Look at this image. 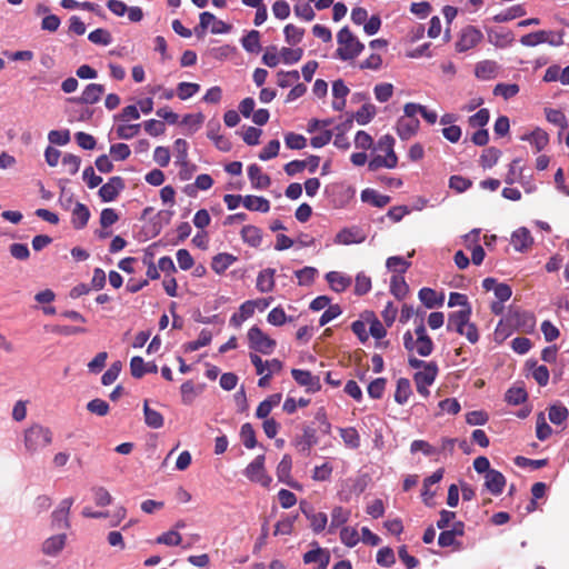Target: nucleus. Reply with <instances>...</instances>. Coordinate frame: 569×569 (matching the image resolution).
Here are the masks:
<instances>
[{
	"instance_id": "f257e3e1",
	"label": "nucleus",
	"mask_w": 569,
	"mask_h": 569,
	"mask_svg": "<svg viewBox=\"0 0 569 569\" xmlns=\"http://www.w3.org/2000/svg\"><path fill=\"white\" fill-rule=\"evenodd\" d=\"M408 363L411 368L421 369L413 375L417 391L427 398L430 395L429 387L435 382L439 368L435 361H425L416 357H409Z\"/></svg>"
},
{
	"instance_id": "f03ea898",
	"label": "nucleus",
	"mask_w": 569,
	"mask_h": 569,
	"mask_svg": "<svg viewBox=\"0 0 569 569\" xmlns=\"http://www.w3.org/2000/svg\"><path fill=\"white\" fill-rule=\"evenodd\" d=\"M395 143L396 140L390 134L382 136L376 147L375 150L379 152H385V156L376 154L368 162V169L370 171H377L381 168L393 169L398 164V157L395 152Z\"/></svg>"
},
{
	"instance_id": "7ed1b4c3",
	"label": "nucleus",
	"mask_w": 569,
	"mask_h": 569,
	"mask_svg": "<svg viewBox=\"0 0 569 569\" xmlns=\"http://www.w3.org/2000/svg\"><path fill=\"white\" fill-rule=\"evenodd\" d=\"M338 48L336 56L342 60L348 61L357 58L365 49V44L351 32L348 27H343L337 33Z\"/></svg>"
},
{
	"instance_id": "20e7f679",
	"label": "nucleus",
	"mask_w": 569,
	"mask_h": 569,
	"mask_svg": "<svg viewBox=\"0 0 569 569\" xmlns=\"http://www.w3.org/2000/svg\"><path fill=\"white\" fill-rule=\"evenodd\" d=\"M52 442V432L41 425H32L24 431V447L28 452L34 453Z\"/></svg>"
},
{
	"instance_id": "39448f33",
	"label": "nucleus",
	"mask_w": 569,
	"mask_h": 569,
	"mask_svg": "<svg viewBox=\"0 0 569 569\" xmlns=\"http://www.w3.org/2000/svg\"><path fill=\"white\" fill-rule=\"evenodd\" d=\"M563 30H538L522 36L520 43L525 47H536L541 43H548L551 47H560L563 44Z\"/></svg>"
},
{
	"instance_id": "423d86ee",
	"label": "nucleus",
	"mask_w": 569,
	"mask_h": 569,
	"mask_svg": "<svg viewBox=\"0 0 569 569\" xmlns=\"http://www.w3.org/2000/svg\"><path fill=\"white\" fill-rule=\"evenodd\" d=\"M247 339L249 349L262 355H271L277 347V341L264 333L258 326H253L248 330Z\"/></svg>"
},
{
	"instance_id": "0eeeda50",
	"label": "nucleus",
	"mask_w": 569,
	"mask_h": 569,
	"mask_svg": "<svg viewBox=\"0 0 569 569\" xmlns=\"http://www.w3.org/2000/svg\"><path fill=\"white\" fill-rule=\"evenodd\" d=\"M244 476L252 482H257L264 488H269L272 478L266 472L264 456H257L244 469Z\"/></svg>"
},
{
	"instance_id": "6e6552de",
	"label": "nucleus",
	"mask_w": 569,
	"mask_h": 569,
	"mask_svg": "<svg viewBox=\"0 0 569 569\" xmlns=\"http://www.w3.org/2000/svg\"><path fill=\"white\" fill-rule=\"evenodd\" d=\"M483 39L482 32L475 26H467L461 29L458 40L456 41V50L466 52L476 48Z\"/></svg>"
},
{
	"instance_id": "1a4fd4ad",
	"label": "nucleus",
	"mask_w": 569,
	"mask_h": 569,
	"mask_svg": "<svg viewBox=\"0 0 569 569\" xmlns=\"http://www.w3.org/2000/svg\"><path fill=\"white\" fill-rule=\"evenodd\" d=\"M126 188L124 180L119 176L111 177L108 182L99 189V196L103 202H111Z\"/></svg>"
},
{
	"instance_id": "9d476101",
	"label": "nucleus",
	"mask_w": 569,
	"mask_h": 569,
	"mask_svg": "<svg viewBox=\"0 0 569 569\" xmlns=\"http://www.w3.org/2000/svg\"><path fill=\"white\" fill-rule=\"evenodd\" d=\"M291 376L298 385L306 387L307 391L317 392L321 389L319 377L313 376L308 370L292 369Z\"/></svg>"
},
{
	"instance_id": "9b49d317",
	"label": "nucleus",
	"mask_w": 569,
	"mask_h": 569,
	"mask_svg": "<svg viewBox=\"0 0 569 569\" xmlns=\"http://www.w3.org/2000/svg\"><path fill=\"white\" fill-rule=\"evenodd\" d=\"M488 41L496 48H507L515 41V34L511 30L503 28L488 29L487 30Z\"/></svg>"
},
{
	"instance_id": "f8f14e48",
	"label": "nucleus",
	"mask_w": 569,
	"mask_h": 569,
	"mask_svg": "<svg viewBox=\"0 0 569 569\" xmlns=\"http://www.w3.org/2000/svg\"><path fill=\"white\" fill-rule=\"evenodd\" d=\"M72 503V498H66L59 503V507L52 512V525L54 527L70 528L69 512Z\"/></svg>"
},
{
	"instance_id": "ddd939ff",
	"label": "nucleus",
	"mask_w": 569,
	"mask_h": 569,
	"mask_svg": "<svg viewBox=\"0 0 569 569\" xmlns=\"http://www.w3.org/2000/svg\"><path fill=\"white\" fill-rule=\"evenodd\" d=\"M471 308L461 309L449 315L447 330L462 332L470 322Z\"/></svg>"
},
{
	"instance_id": "4468645a",
	"label": "nucleus",
	"mask_w": 569,
	"mask_h": 569,
	"mask_svg": "<svg viewBox=\"0 0 569 569\" xmlns=\"http://www.w3.org/2000/svg\"><path fill=\"white\" fill-rule=\"evenodd\" d=\"M292 459L289 455H284L277 466L278 480L287 486L299 489L300 486L291 478Z\"/></svg>"
},
{
	"instance_id": "2eb2a0df",
	"label": "nucleus",
	"mask_w": 569,
	"mask_h": 569,
	"mask_svg": "<svg viewBox=\"0 0 569 569\" xmlns=\"http://www.w3.org/2000/svg\"><path fill=\"white\" fill-rule=\"evenodd\" d=\"M67 535H54L46 539L42 543L41 551L49 557L58 556L64 548Z\"/></svg>"
},
{
	"instance_id": "dca6fc26",
	"label": "nucleus",
	"mask_w": 569,
	"mask_h": 569,
	"mask_svg": "<svg viewBox=\"0 0 569 569\" xmlns=\"http://www.w3.org/2000/svg\"><path fill=\"white\" fill-rule=\"evenodd\" d=\"M510 242L516 251L522 252L532 246L533 238L527 228L521 227L512 232Z\"/></svg>"
},
{
	"instance_id": "f3484780",
	"label": "nucleus",
	"mask_w": 569,
	"mask_h": 569,
	"mask_svg": "<svg viewBox=\"0 0 569 569\" xmlns=\"http://www.w3.org/2000/svg\"><path fill=\"white\" fill-rule=\"evenodd\" d=\"M486 488L495 496L502 493L506 486L505 476L498 470H490L485 476Z\"/></svg>"
},
{
	"instance_id": "a211bd4d",
	"label": "nucleus",
	"mask_w": 569,
	"mask_h": 569,
	"mask_svg": "<svg viewBox=\"0 0 569 569\" xmlns=\"http://www.w3.org/2000/svg\"><path fill=\"white\" fill-rule=\"evenodd\" d=\"M420 126L418 119L400 117L397 121V133L402 140H408L416 134Z\"/></svg>"
},
{
	"instance_id": "6ab92c4d",
	"label": "nucleus",
	"mask_w": 569,
	"mask_h": 569,
	"mask_svg": "<svg viewBox=\"0 0 569 569\" xmlns=\"http://www.w3.org/2000/svg\"><path fill=\"white\" fill-rule=\"evenodd\" d=\"M259 352H250V361L254 366L256 373L260 375L264 372V366H269L271 371H281L283 369V362L277 358L271 360H263Z\"/></svg>"
},
{
	"instance_id": "aec40b11",
	"label": "nucleus",
	"mask_w": 569,
	"mask_h": 569,
	"mask_svg": "<svg viewBox=\"0 0 569 569\" xmlns=\"http://www.w3.org/2000/svg\"><path fill=\"white\" fill-rule=\"evenodd\" d=\"M248 177L252 187L256 189H267L271 184L270 177L263 173L261 168L256 163L248 167Z\"/></svg>"
},
{
	"instance_id": "412c9836",
	"label": "nucleus",
	"mask_w": 569,
	"mask_h": 569,
	"mask_svg": "<svg viewBox=\"0 0 569 569\" xmlns=\"http://www.w3.org/2000/svg\"><path fill=\"white\" fill-rule=\"evenodd\" d=\"M366 237L358 228H343L335 238V242L339 244H352L363 242Z\"/></svg>"
},
{
	"instance_id": "4be33fe9",
	"label": "nucleus",
	"mask_w": 569,
	"mask_h": 569,
	"mask_svg": "<svg viewBox=\"0 0 569 569\" xmlns=\"http://www.w3.org/2000/svg\"><path fill=\"white\" fill-rule=\"evenodd\" d=\"M104 93V86L99 83H90L88 84L81 93V97L76 101L86 104L97 103L101 96Z\"/></svg>"
},
{
	"instance_id": "5701e85b",
	"label": "nucleus",
	"mask_w": 569,
	"mask_h": 569,
	"mask_svg": "<svg viewBox=\"0 0 569 569\" xmlns=\"http://www.w3.org/2000/svg\"><path fill=\"white\" fill-rule=\"evenodd\" d=\"M276 270L272 268L263 269L257 277L256 287L261 293L271 292L274 289Z\"/></svg>"
},
{
	"instance_id": "b1692460",
	"label": "nucleus",
	"mask_w": 569,
	"mask_h": 569,
	"mask_svg": "<svg viewBox=\"0 0 569 569\" xmlns=\"http://www.w3.org/2000/svg\"><path fill=\"white\" fill-rule=\"evenodd\" d=\"M303 505H305V502H301L300 508H301L302 512L305 513V516L309 519L310 527L312 528V530L316 533L321 532L326 528L327 522H328L327 515L325 512L315 513V512H312V510L310 508H305Z\"/></svg>"
},
{
	"instance_id": "393cba45",
	"label": "nucleus",
	"mask_w": 569,
	"mask_h": 569,
	"mask_svg": "<svg viewBox=\"0 0 569 569\" xmlns=\"http://www.w3.org/2000/svg\"><path fill=\"white\" fill-rule=\"evenodd\" d=\"M418 296L420 301L429 309L441 307L445 301V296L442 293L438 296L436 290L427 287L421 288Z\"/></svg>"
},
{
	"instance_id": "a878e982",
	"label": "nucleus",
	"mask_w": 569,
	"mask_h": 569,
	"mask_svg": "<svg viewBox=\"0 0 569 569\" xmlns=\"http://www.w3.org/2000/svg\"><path fill=\"white\" fill-rule=\"evenodd\" d=\"M326 279L330 288L336 292H342L351 284V278L338 271L328 272Z\"/></svg>"
},
{
	"instance_id": "bb28decb",
	"label": "nucleus",
	"mask_w": 569,
	"mask_h": 569,
	"mask_svg": "<svg viewBox=\"0 0 569 569\" xmlns=\"http://www.w3.org/2000/svg\"><path fill=\"white\" fill-rule=\"evenodd\" d=\"M90 218V211L88 207L81 202H77L72 210V226L74 229L80 230L83 229Z\"/></svg>"
},
{
	"instance_id": "cd10ccee",
	"label": "nucleus",
	"mask_w": 569,
	"mask_h": 569,
	"mask_svg": "<svg viewBox=\"0 0 569 569\" xmlns=\"http://www.w3.org/2000/svg\"><path fill=\"white\" fill-rule=\"evenodd\" d=\"M240 234H241L242 241L250 247L257 248L261 244L262 233H261L260 228H258L256 226H252V224L244 226L241 229Z\"/></svg>"
},
{
	"instance_id": "c85d7f7f",
	"label": "nucleus",
	"mask_w": 569,
	"mask_h": 569,
	"mask_svg": "<svg viewBox=\"0 0 569 569\" xmlns=\"http://www.w3.org/2000/svg\"><path fill=\"white\" fill-rule=\"evenodd\" d=\"M361 200L372 204L373 207L383 208L391 201V198L387 194H381L376 190L368 188L361 192Z\"/></svg>"
},
{
	"instance_id": "c756f323",
	"label": "nucleus",
	"mask_w": 569,
	"mask_h": 569,
	"mask_svg": "<svg viewBox=\"0 0 569 569\" xmlns=\"http://www.w3.org/2000/svg\"><path fill=\"white\" fill-rule=\"evenodd\" d=\"M236 261L237 257L231 253H218L212 258L211 268L216 273L222 274Z\"/></svg>"
},
{
	"instance_id": "7c9ffc66",
	"label": "nucleus",
	"mask_w": 569,
	"mask_h": 569,
	"mask_svg": "<svg viewBox=\"0 0 569 569\" xmlns=\"http://www.w3.org/2000/svg\"><path fill=\"white\" fill-rule=\"evenodd\" d=\"M522 140H528L536 151L539 152L549 143V136L545 130L537 128L530 134L523 136Z\"/></svg>"
},
{
	"instance_id": "2f4dec72",
	"label": "nucleus",
	"mask_w": 569,
	"mask_h": 569,
	"mask_svg": "<svg viewBox=\"0 0 569 569\" xmlns=\"http://www.w3.org/2000/svg\"><path fill=\"white\" fill-rule=\"evenodd\" d=\"M243 206L248 210L268 212L270 210V202L268 199L258 196H246L243 197Z\"/></svg>"
},
{
	"instance_id": "473e14b6",
	"label": "nucleus",
	"mask_w": 569,
	"mask_h": 569,
	"mask_svg": "<svg viewBox=\"0 0 569 569\" xmlns=\"http://www.w3.org/2000/svg\"><path fill=\"white\" fill-rule=\"evenodd\" d=\"M317 432L316 429L311 427H306L303 429L302 436L296 439V446L301 451H309L315 445H317Z\"/></svg>"
},
{
	"instance_id": "72a5a7b5",
	"label": "nucleus",
	"mask_w": 569,
	"mask_h": 569,
	"mask_svg": "<svg viewBox=\"0 0 569 569\" xmlns=\"http://www.w3.org/2000/svg\"><path fill=\"white\" fill-rule=\"evenodd\" d=\"M497 63L491 60H483L476 64L475 74L478 79L489 80L497 73Z\"/></svg>"
},
{
	"instance_id": "f704fd0d",
	"label": "nucleus",
	"mask_w": 569,
	"mask_h": 569,
	"mask_svg": "<svg viewBox=\"0 0 569 569\" xmlns=\"http://www.w3.org/2000/svg\"><path fill=\"white\" fill-rule=\"evenodd\" d=\"M363 319L370 325L369 333L375 339H382L386 337L387 330L373 312H366Z\"/></svg>"
},
{
	"instance_id": "c9c22d12",
	"label": "nucleus",
	"mask_w": 569,
	"mask_h": 569,
	"mask_svg": "<svg viewBox=\"0 0 569 569\" xmlns=\"http://www.w3.org/2000/svg\"><path fill=\"white\" fill-rule=\"evenodd\" d=\"M212 124L209 123V131H208V138L210 140H212L214 142V146L221 150V151H229L231 149V142L228 138L221 136L218 133L219 129H220V124L219 122H216L213 124V127H211Z\"/></svg>"
},
{
	"instance_id": "e433bc0d",
	"label": "nucleus",
	"mask_w": 569,
	"mask_h": 569,
	"mask_svg": "<svg viewBox=\"0 0 569 569\" xmlns=\"http://www.w3.org/2000/svg\"><path fill=\"white\" fill-rule=\"evenodd\" d=\"M143 413H144V422L148 427H150L152 429H159L163 426V423H164L163 416L159 411L151 409L148 405V400L144 401Z\"/></svg>"
},
{
	"instance_id": "4c0bfd02",
	"label": "nucleus",
	"mask_w": 569,
	"mask_h": 569,
	"mask_svg": "<svg viewBox=\"0 0 569 569\" xmlns=\"http://www.w3.org/2000/svg\"><path fill=\"white\" fill-rule=\"evenodd\" d=\"M411 383L407 378H400L397 381V388L395 392V400L399 405H403L408 401L411 396Z\"/></svg>"
},
{
	"instance_id": "58836bf2",
	"label": "nucleus",
	"mask_w": 569,
	"mask_h": 569,
	"mask_svg": "<svg viewBox=\"0 0 569 569\" xmlns=\"http://www.w3.org/2000/svg\"><path fill=\"white\" fill-rule=\"evenodd\" d=\"M251 302L250 301H244L240 307H239V311L237 313H233L230 318V325L238 328L241 326V323L243 321H246L247 319H249L250 317L253 316L254 311L253 309L251 308Z\"/></svg>"
},
{
	"instance_id": "ea45409f",
	"label": "nucleus",
	"mask_w": 569,
	"mask_h": 569,
	"mask_svg": "<svg viewBox=\"0 0 569 569\" xmlns=\"http://www.w3.org/2000/svg\"><path fill=\"white\" fill-rule=\"evenodd\" d=\"M349 517H350L349 510L345 509L341 506L335 507L331 511V521H330L329 530L331 532L335 531L337 528L345 525L349 520Z\"/></svg>"
},
{
	"instance_id": "a19ab883",
	"label": "nucleus",
	"mask_w": 569,
	"mask_h": 569,
	"mask_svg": "<svg viewBox=\"0 0 569 569\" xmlns=\"http://www.w3.org/2000/svg\"><path fill=\"white\" fill-rule=\"evenodd\" d=\"M297 519H298V515H287V516H284L282 519H280L276 523L273 535L274 536H278V535L289 536V535H291L292 531H293V526H295V522L297 521Z\"/></svg>"
},
{
	"instance_id": "79ce46f5",
	"label": "nucleus",
	"mask_w": 569,
	"mask_h": 569,
	"mask_svg": "<svg viewBox=\"0 0 569 569\" xmlns=\"http://www.w3.org/2000/svg\"><path fill=\"white\" fill-rule=\"evenodd\" d=\"M390 291L397 299H402L409 291V287L401 274H393L390 280Z\"/></svg>"
},
{
	"instance_id": "37998d69",
	"label": "nucleus",
	"mask_w": 569,
	"mask_h": 569,
	"mask_svg": "<svg viewBox=\"0 0 569 569\" xmlns=\"http://www.w3.org/2000/svg\"><path fill=\"white\" fill-rule=\"evenodd\" d=\"M241 43L244 50L248 52L258 53L261 49L260 32L257 30H251L242 38Z\"/></svg>"
},
{
	"instance_id": "c03bdc74",
	"label": "nucleus",
	"mask_w": 569,
	"mask_h": 569,
	"mask_svg": "<svg viewBox=\"0 0 569 569\" xmlns=\"http://www.w3.org/2000/svg\"><path fill=\"white\" fill-rule=\"evenodd\" d=\"M339 432L347 447L351 449H358L360 447V436L356 428H340Z\"/></svg>"
},
{
	"instance_id": "a18cd8bd",
	"label": "nucleus",
	"mask_w": 569,
	"mask_h": 569,
	"mask_svg": "<svg viewBox=\"0 0 569 569\" xmlns=\"http://www.w3.org/2000/svg\"><path fill=\"white\" fill-rule=\"evenodd\" d=\"M526 14V10L521 6H513L508 8L507 10L493 16L492 20L495 22H507L511 21L516 18H520Z\"/></svg>"
},
{
	"instance_id": "49530a36",
	"label": "nucleus",
	"mask_w": 569,
	"mask_h": 569,
	"mask_svg": "<svg viewBox=\"0 0 569 569\" xmlns=\"http://www.w3.org/2000/svg\"><path fill=\"white\" fill-rule=\"evenodd\" d=\"M528 398L527 391L521 387H511L505 395V400L512 406L523 403Z\"/></svg>"
},
{
	"instance_id": "de8ad7c7",
	"label": "nucleus",
	"mask_w": 569,
	"mask_h": 569,
	"mask_svg": "<svg viewBox=\"0 0 569 569\" xmlns=\"http://www.w3.org/2000/svg\"><path fill=\"white\" fill-rule=\"evenodd\" d=\"M376 116V107L365 103L352 117L361 126L369 123Z\"/></svg>"
},
{
	"instance_id": "09e8293b",
	"label": "nucleus",
	"mask_w": 569,
	"mask_h": 569,
	"mask_svg": "<svg viewBox=\"0 0 569 569\" xmlns=\"http://www.w3.org/2000/svg\"><path fill=\"white\" fill-rule=\"evenodd\" d=\"M286 42L290 46H296L301 42L305 29L298 28L295 24H287L283 29Z\"/></svg>"
},
{
	"instance_id": "8fccbe9b",
	"label": "nucleus",
	"mask_w": 569,
	"mask_h": 569,
	"mask_svg": "<svg viewBox=\"0 0 569 569\" xmlns=\"http://www.w3.org/2000/svg\"><path fill=\"white\" fill-rule=\"evenodd\" d=\"M568 409L561 403L552 405L549 408V420L555 425H561L568 419Z\"/></svg>"
},
{
	"instance_id": "3c124183",
	"label": "nucleus",
	"mask_w": 569,
	"mask_h": 569,
	"mask_svg": "<svg viewBox=\"0 0 569 569\" xmlns=\"http://www.w3.org/2000/svg\"><path fill=\"white\" fill-rule=\"evenodd\" d=\"M240 438L247 449H253L257 446L256 431L249 422L242 425Z\"/></svg>"
},
{
	"instance_id": "603ef678",
	"label": "nucleus",
	"mask_w": 569,
	"mask_h": 569,
	"mask_svg": "<svg viewBox=\"0 0 569 569\" xmlns=\"http://www.w3.org/2000/svg\"><path fill=\"white\" fill-rule=\"evenodd\" d=\"M500 150L495 147L485 149L479 160L481 167L485 169L493 167L500 158Z\"/></svg>"
},
{
	"instance_id": "864d4df0",
	"label": "nucleus",
	"mask_w": 569,
	"mask_h": 569,
	"mask_svg": "<svg viewBox=\"0 0 569 569\" xmlns=\"http://www.w3.org/2000/svg\"><path fill=\"white\" fill-rule=\"evenodd\" d=\"M211 331L208 329H202L197 340L190 341L186 345V351H197L200 348L208 346L211 342Z\"/></svg>"
},
{
	"instance_id": "5fc2aeb1",
	"label": "nucleus",
	"mask_w": 569,
	"mask_h": 569,
	"mask_svg": "<svg viewBox=\"0 0 569 569\" xmlns=\"http://www.w3.org/2000/svg\"><path fill=\"white\" fill-rule=\"evenodd\" d=\"M91 492L93 495V501L98 507H107L112 503V496L103 487H92Z\"/></svg>"
},
{
	"instance_id": "6e6d98bb",
	"label": "nucleus",
	"mask_w": 569,
	"mask_h": 569,
	"mask_svg": "<svg viewBox=\"0 0 569 569\" xmlns=\"http://www.w3.org/2000/svg\"><path fill=\"white\" fill-rule=\"evenodd\" d=\"M386 266L395 273L402 274L408 270L411 263L405 260L402 257L393 256L387 259Z\"/></svg>"
},
{
	"instance_id": "4d7b16f0",
	"label": "nucleus",
	"mask_w": 569,
	"mask_h": 569,
	"mask_svg": "<svg viewBox=\"0 0 569 569\" xmlns=\"http://www.w3.org/2000/svg\"><path fill=\"white\" fill-rule=\"evenodd\" d=\"M340 540L349 548L355 547L360 540L358 530L353 527H343L340 531Z\"/></svg>"
},
{
	"instance_id": "13d9d810",
	"label": "nucleus",
	"mask_w": 569,
	"mask_h": 569,
	"mask_svg": "<svg viewBox=\"0 0 569 569\" xmlns=\"http://www.w3.org/2000/svg\"><path fill=\"white\" fill-rule=\"evenodd\" d=\"M300 74L297 70L292 71H279L277 73V84L281 88H288L293 83L298 82Z\"/></svg>"
},
{
	"instance_id": "bf43d9fd",
	"label": "nucleus",
	"mask_w": 569,
	"mask_h": 569,
	"mask_svg": "<svg viewBox=\"0 0 569 569\" xmlns=\"http://www.w3.org/2000/svg\"><path fill=\"white\" fill-rule=\"evenodd\" d=\"M88 39L94 43L100 46H108L112 41L111 33L102 28H98L93 31H91L88 36Z\"/></svg>"
},
{
	"instance_id": "052dcab7",
	"label": "nucleus",
	"mask_w": 569,
	"mask_h": 569,
	"mask_svg": "<svg viewBox=\"0 0 569 569\" xmlns=\"http://www.w3.org/2000/svg\"><path fill=\"white\" fill-rule=\"evenodd\" d=\"M303 56V49L302 48H287L283 47L280 50V57L283 63L292 64L298 62Z\"/></svg>"
},
{
	"instance_id": "680f3d73",
	"label": "nucleus",
	"mask_w": 569,
	"mask_h": 569,
	"mask_svg": "<svg viewBox=\"0 0 569 569\" xmlns=\"http://www.w3.org/2000/svg\"><path fill=\"white\" fill-rule=\"evenodd\" d=\"M552 433L551 427L547 423L543 412L537 415L536 435L541 441L546 440Z\"/></svg>"
},
{
	"instance_id": "e2e57ef3",
	"label": "nucleus",
	"mask_w": 569,
	"mask_h": 569,
	"mask_svg": "<svg viewBox=\"0 0 569 569\" xmlns=\"http://www.w3.org/2000/svg\"><path fill=\"white\" fill-rule=\"evenodd\" d=\"M318 271L313 267H305L295 272L300 286H309L315 281Z\"/></svg>"
},
{
	"instance_id": "0e129e2a",
	"label": "nucleus",
	"mask_w": 569,
	"mask_h": 569,
	"mask_svg": "<svg viewBox=\"0 0 569 569\" xmlns=\"http://www.w3.org/2000/svg\"><path fill=\"white\" fill-rule=\"evenodd\" d=\"M373 92L379 102H387L393 94V86L389 82L378 83L375 86Z\"/></svg>"
},
{
	"instance_id": "69168bd1",
	"label": "nucleus",
	"mask_w": 569,
	"mask_h": 569,
	"mask_svg": "<svg viewBox=\"0 0 569 569\" xmlns=\"http://www.w3.org/2000/svg\"><path fill=\"white\" fill-rule=\"evenodd\" d=\"M87 409L91 413H94L99 417H104L108 415L110 407L107 401L100 398H96L87 403Z\"/></svg>"
},
{
	"instance_id": "338daca9",
	"label": "nucleus",
	"mask_w": 569,
	"mask_h": 569,
	"mask_svg": "<svg viewBox=\"0 0 569 569\" xmlns=\"http://www.w3.org/2000/svg\"><path fill=\"white\" fill-rule=\"evenodd\" d=\"M200 90V86L193 82H180L177 87V94L181 100H187Z\"/></svg>"
},
{
	"instance_id": "774afa93",
	"label": "nucleus",
	"mask_w": 569,
	"mask_h": 569,
	"mask_svg": "<svg viewBox=\"0 0 569 569\" xmlns=\"http://www.w3.org/2000/svg\"><path fill=\"white\" fill-rule=\"evenodd\" d=\"M287 148L292 150H301L307 146V139L302 134L289 132L284 137Z\"/></svg>"
}]
</instances>
